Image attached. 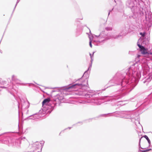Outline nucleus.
Listing matches in <instances>:
<instances>
[{
	"label": "nucleus",
	"instance_id": "nucleus-1",
	"mask_svg": "<svg viewBox=\"0 0 152 152\" xmlns=\"http://www.w3.org/2000/svg\"><path fill=\"white\" fill-rule=\"evenodd\" d=\"M140 77V74L138 72L134 71L130 67L126 71L118 72L113 79L110 80L102 90L105 91L107 88L113 86H118L119 93L109 96V101H116L127 95L137 85V80Z\"/></svg>",
	"mask_w": 152,
	"mask_h": 152
},
{
	"label": "nucleus",
	"instance_id": "nucleus-2",
	"mask_svg": "<svg viewBox=\"0 0 152 152\" xmlns=\"http://www.w3.org/2000/svg\"><path fill=\"white\" fill-rule=\"evenodd\" d=\"M90 69H88L85 71L82 77L78 79L76 83L70 84L67 86L61 87L62 89L66 91L69 89H72L73 91L83 92L82 94L86 98H89V100L91 102L94 103L96 105H100L103 102L102 100L98 98V94L93 92L92 90H90L88 83V79L89 75L88 71Z\"/></svg>",
	"mask_w": 152,
	"mask_h": 152
},
{
	"label": "nucleus",
	"instance_id": "nucleus-3",
	"mask_svg": "<svg viewBox=\"0 0 152 152\" xmlns=\"http://www.w3.org/2000/svg\"><path fill=\"white\" fill-rule=\"evenodd\" d=\"M42 110H40L37 113H35L32 115L24 119L25 120L27 119H34L36 118L34 117V115H38L40 117L42 116L41 114L46 113H50L54 109V107L56 105V102H54L53 100L51 101L50 98H48L44 99L42 102Z\"/></svg>",
	"mask_w": 152,
	"mask_h": 152
},
{
	"label": "nucleus",
	"instance_id": "nucleus-4",
	"mask_svg": "<svg viewBox=\"0 0 152 152\" xmlns=\"http://www.w3.org/2000/svg\"><path fill=\"white\" fill-rule=\"evenodd\" d=\"M126 6L130 8L133 13L131 17L134 19L137 18V17H141L144 15L143 9L142 8H139L140 4H137L134 0H127L126 2Z\"/></svg>",
	"mask_w": 152,
	"mask_h": 152
},
{
	"label": "nucleus",
	"instance_id": "nucleus-5",
	"mask_svg": "<svg viewBox=\"0 0 152 152\" xmlns=\"http://www.w3.org/2000/svg\"><path fill=\"white\" fill-rule=\"evenodd\" d=\"M26 139L25 137H22L18 139H15L6 135H4L0 138V141L1 142L8 144L9 146H14L18 147L20 145L21 141Z\"/></svg>",
	"mask_w": 152,
	"mask_h": 152
},
{
	"label": "nucleus",
	"instance_id": "nucleus-6",
	"mask_svg": "<svg viewBox=\"0 0 152 152\" xmlns=\"http://www.w3.org/2000/svg\"><path fill=\"white\" fill-rule=\"evenodd\" d=\"M128 28H126V26H124L121 28L120 33L119 34L117 35L113 36L112 37L110 36V37H109L108 36L106 37L105 34V32L103 31L101 32L98 36L96 35H95V36L97 37V38L99 37L101 38H104V39L101 41L102 42H103L105 40L109 39L111 38L117 39L120 37L122 38L123 36H124L126 34L127 31H128Z\"/></svg>",
	"mask_w": 152,
	"mask_h": 152
},
{
	"label": "nucleus",
	"instance_id": "nucleus-7",
	"mask_svg": "<svg viewBox=\"0 0 152 152\" xmlns=\"http://www.w3.org/2000/svg\"><path fill=\"white\" fill-rule=\"evenodd\" d=\"M20 102H18V117L20 118V109L22 110L23 109L28 108L29 107V103L27 100H25L23 99H20Z\"/></svg>",
	"mask_w": 152,
	"mask_h": 152
},
{
	"label": "nucleus",
	"instance_id": "nucleus-8",
	"mask_svg": "<svg viewBox=\"0 0 152 152\" xmlns=\"http://www.w3.org/2000/svg\"><path fill=\"white\" fill-rule=\"evenodd\" d=\"M143 12L144 15L143 16L141 17H137V18H142L145 16L147 22H148L150 24H152V13L150 11L146 12L145 10H143Z\"/></svg>",
	"mask_w": 152,
	"mask_h": 152
},
{
	"label": "nucleus",
	"instance_id": "nucleus-9",
	"mask_svg": "<svg viewBox=\"0 0 152 152\" xmlns=\"http://www.w3.org/2000/svg\"><path fill=\"white\" fill-rule=\"evenodd\" d=\"M123 114V118H125L130 119L132 120L133 119L136 120L135 117V113H132L130 111H123L121 113Z\"/></svg>",
	"mask_w": 152,
	"mask_h": 152
},
{
	"label": "nucleus",
	"instance_id": "nucleus-10",
	"mask_svg": "<svg viewBox=\"0 0 152 152\" xmlns=\"http://www.w3.org/2000/svg\"><path fill=\"white\" fill-rule=\"evenodd\" d=\"M11 83H12V84L13 86H14V88H16V91H17V89L18 88L14 84V83L17 85V86H18V85H22L23 84V83H21V81L18 79L16 76L14 75L12 76V81H11L10 83V84Z\"/></svg>",
	"mask_w": 152,
	"mask_h": 152
},
{
	"label": "nucleus",
	"instance_id": "nucleus-11",
	"mask_svg": "<svg viewBox=\"0 0 152 152\" xmlns=\"http://www.w3.org/2000/svg\"><path fill=\"white\" fill-rule=\"evenodd\" d=\"M1 87L4 88H7V90L8 91L12 94L11 93V92H16V88H14V86H13L12 83H11L10 85V84H8L7 85V87L1 86Z\"/></svg>",
	"mask_w": 152,
	"mask_h": 152
},
{
	"label": "nucleus",
	"instance_id": "nucleus-12",
	"mask_svg": "<svg viewBox=\"0 0 152 152\" xmlns=\"http://www.w3.org/2000/svg\"><path fill=\"white\" fill-rule=\"evenodd\" d=\"M54 96H55V98L53 99V102H56V104L57 102L59 101L61 102L64 99L63 95L61 94H56V95Z\"/></svg>",
	"mask_w": 152,
	"mask_h": 152
},
{
	"label": "nucleus",
	"instance_id": "nucleus-13",
	"mask_svg": "<svg viewBox=\"0 0 152 152\" xmlns=\"http://www.w3.org/2000/svg\"><path fill=\"white\" fill-rule=\"evenodd\" d=\"M139 48L142 54L143 55H146L149 56L150 55L151 56L152 55V52L147 51L146 50L145 47L143 46L142 45L141 47Z\"/></svg>",
	"mask_w": 152,
	"mask_h": 152
},
{
	"label": "nucleus",
	"instance_id": "nucleus-14",
	"mask_svg": "<svg viewBox=\"0 0 152 152\" xmlns=\"http://www.w3.org/2000/svg\"><path fill=\"white\" fill-rule=\"evenodd\" d=\"M39 144V143H38V145L36 144L35 143L33 145V146L34 148V150H35V151L36 152L40 151L41 152L40 149V146Z\"/></svg>",
	"mask_w": 152,
	"mask_h": 152
},
{
	"label": "nucleus",
	"instance_id": "nucleus-15",
	"mask_svg": "<svg viewBox=\"0 0 152 152\" xmlns=\"http://www.w3.org/2000/svg\"><path fill=\"white\" fill-rule=\"evenodd\" d=\"M126 102H127V101L126 100L118 101L117 105V106L120 105L122 106L126 104Z\"/></svg>",
	"mask_w": 152,
	"mask_h": 152
},
{
	"label": "nucleus",
	"instance_id": "nucleus-16",
	"mask_svg": "<svg viewBox=\"0 0 152 152\" xmlns=\"http://www.w3.org/2000/svg\"><path fill=\"white\" fill-rule=\"evenodd\" d=\"M142 137H144L148 141V143L149 144V147L151 146V142L150 140L149 139L148 137L146 135H144Z\"/></svg>",
	"mask_w": 152,
	"mask_h": 152
},
{
	"label": "nucleus",
	"instance_id": "nucleus-17",
	"mask_svg": "<svg viewBox=\"0 0 152 152\" xmlns=\"http://www.w3.org/2000/svg\"><path fill=\"white\" fill-rule=\"evenodd\" d=\"M151 79H152V74L149 75L148 77L146 78V80L147 82H149L151 81Z\"/></svg>",
	"mask_w": 152,
	"mask_h": 152
},
{
	"label": "nucleus",
	"instance_id": "nucleus-18",
	"mask_svg": "<svg viewBox=\"0 0 152 152\" xmlns=\"http://www.w3.org/2000/svg\"><path fill=\"white\" fill-rule=\"evenodd\" d=\"M18 129L19 131L20 132L21 134H23L24 133L23 132V127L22 126H19V124H18Z\"/></svg>",
	"mask_w": 152,
	"mask_h": 152
},
{
	"label": "nucleus",
	"instance_id": "nucleus-19",
	"mask_svg": "<svg viewBox=\"0 0 152 152\" xmlns=\"http://www.w3.org/2000/svg\"><path fill=\"white\" fill-rule=\"evenodd\" d=\"M93 57L91 58V63L89 64V66L88 67V69H91V67L92 65V62H93Z\"/></svg>",
	"mask_w": 152,
	"mask_h": 152
},
{
	"label": "nucleus",
	"instance_id": "nucleus-20",
	"mask_svg": "<svg viewBox=\"0 0 152 152\" xmlns=\"http://www.w3.org/2000/svg\"><path fill=\"white\" fill-rule=\"evenodd\" d=\"M142 138V137H141L139 139V145H138V146H139V149H140V148H141L142 149H144L145 148H142L141 147V145H140V142H141V139Z\"/></svg>",
	"mask_w": 152,
	"mask_h": 152
},
{
	"label": "nucleus",
	"instance_id": "nucleus-21",
	"mask_svg": "<svg viewBox=\"0 0 152 152\" xmlns=\"http://www.w3.org/2000/svg\"><path fill=\"white\" fill-rule=\"evenodd\" d=\"M89 45L91 47H92V39L89 36Z\"/></svg>",
	"mask_w": 152,
	"mask_h": 152
},
{
	"label": "nucleus",
	"instance_id": "nucleus-22",
	"mask_svg": "<svg viewBox=\"0 0 152 152\" xmlns=\"http://www.w3.org/2000/svg\"><path fill=\"white\" fill-rule=\"evenodd\" d=\"M20 0H17V1L16 3V4H15V7H14V9L13 10V12H12V15H11V16H12V14H13V12L14 11V10H15V8L16 7V6H17V4H18L19 3V2Z\"/></svg>",
	"mask_w": 152,
	"mask_h": 152
},
{
	"label": "nucleus",
	"instance_id": "nucleus-23",
	"mask_svg": "<svg viewBox=\"0 0 152 152\" xmlns=\"http://www.w3.org/2000/svg\"><path fill=\"white\" fill-rule=\"evenodd\" d=\"M5 83V81L2 80V79L0 78V84L4 85Z\"/></svg>",
	"mask_w": 152,
	"mask_h": 152
},
{
	"label": "nucleus",
	"instance_id": "nucleus-24",
	"mask_svg": "<svg viewBox=\"0 0 152 152\" xmlns=\"http://www.w3.org/2000/svg\"><path fill=\"white\" fill-rule=\"evenodd\" d=\"M105 29L107 30V31H110V30H111L112 29V28H111V27H106V28H105Z\"/></svg>",
	"mask_w": 152,
	"mask_h": 152
},
{
	"label": "nucleus",
	"instance_id": "nucleus-25",
	"mask_svg": "<svg viewBox=\"0 0 152 152\" xmlns=\"http://www.w3.org/2000/svg\"><path fill=\"white\" fill-rule=\"evenodd\" d=\"M83 19V18L82 17L81 18L79 19V18H77L76 19V21L77 22H80L79 20H81Z\"/></svg>",
	"mask_w": 152,
	"mask_h": 152
},
{
	"label": "nucleus",
	"instance_id": "nucleus-26",
	"mask_svg": "<svg viewBox=\"0 0 152 152\" xmlns=\"http://www.w3.org/2000/svg\"><path fill=\"white\" fill-rule=\"evenodd\" d=\"M112 113H108L107 114H102L100 116H105L106 115H108V114H111Z\"/></svg>",
	"mask_w": 152,
	"mask_h": 152
},
{
	"label": "nucleus",
	"instance_id": "nucleus-27",
	"mask_svg": "<svg viewBox=\"0 0 152 152\" xmlns=\"http://www.w3.org/2000/svg\"><path fill=\"white\" fill-rule=\"evenodd\" d=\"M130 100L132 102H134L135 101V99H134V97L130 98Z\"/></svg>",
	"mask_w": 152,
	"mask_h": 152
},
{
	"label": "nucleus",
	"instance_id": "nucleus-28",
	"mask_svg": "<svg viewBox=\"0 0 152 152\" xmlns=\"http://www.w3.org/2000/svg\"><path fill=\"white\" fill-rule=\"evenodd\" d=\"M139 151L140 152H146V150H142L140 149H139Z\"/></svg>",
	"mask_w": 152,
	"mask_h": 152
},
{
	"label": "nucleus",
	"instance_id": "nucleus-29",
	"mask_svg": "<svg viewBox=\"0 0 152 152\" xmlns=\"http://www.w3.org/2000/svg\"><path fill=\"white\" fill-rule=\"evenodd\" d=\"M44 144V142L43 143H40V144L42 145H41V148H40L41 151V150H42V146H43Z\"/></svg>",
	"mask_w": 152,
	"mask_h": 152
},
{
	"label": "nucleus",
	"instance_id": "nucleus-30",
	"mask_svg": "<svg viewBox=\"0 0 152 152\" xmlns=\"http://www.w3.org/2000/svg\"><path fill=\"white\" fill-rule=\"evenodd\" d=\"M113 9L114 8H113L111 10H110L109 11V13H108V15H109L110 14V13L111 12H112V11L113 10Z\"/></svg>",
	"mask_w": 152,
	"mask_h": 152
},
{
	"label": "nucleus",
	"instance_id": "nucleus-31",
	"mask_svg": "<svg viewBox=\"0 0 152 152\" xmlns=\"http://www.w3.org/2000/svg\"><path fill=\"white\" fill-rule=\"evenodd\" d=\"M137 46H138V47H139V48H140V47H141V46L142 45L139 44L138 43V42L137 43Z\"/></svg>",
	"mask_w": 152,
	"mask_h": 152
},
{
	"label": "nucleus",
	"instance_id": "nucleus-32",
	"mask_svg": "<svg viewBox=\"0 0 152 152\" xmlns=\"http://www.w3.org/2000/svg\"><path fill=\"white\" fill-rule=\"evenodd\" d=\"M146 152H148L150 151L152 149L151 148H149V149H146Z\"/></svg>",
	"mask_w": 152,
	"mask_h": 152
},
{
	"label": "nucleus",
	"instance_id": "nucleus-33",
	"mask_svg": "<svg viewBox=\"0 0 152 152\" xmlns=\"http://www.w3.org/2000/svg\"><path fill=\"white\" fill-rule=\"evenodd\" d=\"M89 55H90L91 58L94 57V56H93V54H91L90 53H89Z\"/></svg>",
	"mask_w": 152,
	"mask_h": 152
},
{
	"label": "nucleus",
	"instance_id": "nucleus-34",
	"mask_svg": "<svg viewBox=\"0 0 152 152\" xmlns=\"http://www.w3.org/2000/svg\"><path fill=\"white\" fill-rule=\"evenodd\" d=\"M78 123H80V124H83V122H77V124H78Z\"/></svg>",
	"mask_w": 152,
	"mask_h": 152
},
{
	"label": "nucleus",
	"instance_id": "nucleus-35",
	"mask_svg": "<svg viewBox=\"0 0 152 152\" xmlns=\"http://www.w3.org/2000/svg\"><path fill=\"white\" fill-rule=\"evenodd\" d=\"M149 70H148V68H147V69H146V73H147L148 72H149Z\"/></svg>",
	"mask_w": 152,
	"mask_h": 152
},
{
	"label": "nucleus",
	"instance_id": "nucleus-36",
	"mask_svg": "<svg viewBox=\"0 0 152 152\" xmlns=\"http://www.w3.org/2000/svg\"><path fill=\"white\" fill-rule=\"evenodd\" d=\"M87 28L89 30V31H90V32H89V33H90L91 34V35H92V33H91V31H90V30L89 29V28L87 27Z\"/></svg>",
	"mask_w": 152,
	"mask_h": 152
},
{
	"label": "nucleus",
	"instance_id": "nucleus-37",
	"mask_svg": "<svg viewBox=\"0 0 152 152\" xmlns=\"http://www.w3.org/2000/svg\"><path fill=\"white\" fill-rule=\"evenodd\" d=\"M72 128V127H68L67 128H66V129H64V130H65L66 129H71V128Z\"/></svg>",
	"mask_w": 152,
	"mask_h": 152
},
{
	"label": "nucleus",
	"instance_id": "nucleus-38",
	"mask_svg": "<svg viewBox=\"0 0 152 152\" xmlns=\"http://www.w3.org/2000/svg\"><path fill=\"white\" fill-rule=\"evenodd\" d=\"M140 56V55H138L137 56V57L139 58Z\"/></svg>",
	"mask_w": 152,
	"mask_h": 152
},
{
	"label": "nucleus",
	"instance_id": "nucleus-39",
	"mask_svg": "<svg viewBox=\"0 0 152 152\" xmlns=\"http://www.w3.org/2000/svg\"><path fill=\"white\" fill-rule=\"evenodd\" d=\"M54 92H56V91H55L54 90H52V93ZM56 92H57V91H56Z\"/></svg>",
	"mask_w": 152,
	"mask_h": 152
},
{
	"label": "nucleus",
	"instance_id": "nucleus-40",
	"mask_svg": "<svg viewBox=\"0 0 152 152\" xmlns=\"http://www.w3.org/2000/svg\"><path fill=\"white\" fill-rule=\"evenodd\" d=\"M95 52H94L92 54H93V56H94V53H95Z\"/></svg>",
	"mask_w": 152,
	"mask_h": 152
},
{
	"label": "nucleus",
	"instance_id": "nucleus-41",
	"mask_svg": "<svg viewBox=\"0 0 152 152\" xmlns=\"http://www.w3.org/2000/svg\"><path fill=\"white\" fill-rule=\"evenodd\" d=\"M143 34V33H142V32L140 33V34L141 35H142V34Z\"/></svg>",
	"mask_w": 152,
	"mask_h": 152
},
{
	"label": "nucleus",
	"instance_id": "nucleus-42",
	"mask_svg": "<svg viewBox=\"0 0 152 152\" xmlns=\"http://www.w3.org/2000/svg\"><path fill=\"white\" fill-rule=\"evenodd\" d=\"M0 52L1 53H2V51L1 50H0Z\"/></svg>",
	"mask_w": 152,
	"mask_h": 152
},
{
	"label": "nucleus",
	"instance_id": "nucleus-43",
	"mask_svg": "<svg viewBox=\"0 0 152 152\" xmlns=\"http://www.w3.org/2000/svg\"><path fill=\"white\" fill-rule=\"evenodd\" d=\"M114 0V1L115 3H116V0Z\"/></svg>",
	"mask_w": 152,
	"mask_h": 152
},
{
	"label": "nucleus",
	"instance_id": "nucleus-44",
	"mask_svg": "<svg viewBox=\"0 0 152 152\" xmlns=\"http://www.w3.org/2000/svg\"><path fill=\"white\" fill-rule=\"evenodd\" d=\"M21 113H22V115H23V113L22 111L21 112Z\"/></svg>",
	"mask_w": 152,
	"mask_h": 152
},
{
	"label": "nucleus",
	"instance_id": "nucleus-45",
	"mask_svg": "<svg viewBox=\"0 0 152 152\" xmlns=\"http://www.w3.org/2000/svg\"><path fill=\"white\" fill-rule=\"evenodd\" d=\"M37 152H41L40 151H37Z\"/></svg>",
	"mask_w": 152,
	"mask_h": 152
},
{
	"label": "nucleus",
	"instance_id": "nucleus-46",
	"mask_svg": "<svg viewBox=\"0 0 152 152\" xmlns=\"http://www.w3.org/2000/svg\"><path fill=\"white\" fill-rule=\"evenodd\" d=\"M79 94L80 95H81V94H82L81 93H80V94Z\"/></svg>",
	"mask_w": 152,
	"mask_h": 152
},
{
	"label": "nucleus",
	"instance_id": "nucleus-47",
	"mask_svg": "<svg viewBox=\"0 0 152 152\" xmlns=\"http://www.w3.org/2000/svg\"><path fill=\"white\" fill-rule=\"evenodd\" d=\"M30 84H31V83L29 84V85H30ZM33 85H34V84H33Z\"/></svg>",
	"mask_w": 152,
	"mask_h": 152
},
{
	"label": "nucleus",
	"instance_id": "nucleus-48",
	"mask_svg": "<svg viewBox=\"0 0 152 152\" xmlns=\"http://www.w3.org/2000/svg\"><path fill=\"white\" fill-rule=\"evenodd\" d=\"M93 119V118H92V119L90 118V119H89V120H91V119Z\"/></svg>",
	"mask_w": 152,
	"mask_h": 152
},
{
	"label": "nucleus",
	"instance_id": "nucleus-49",
	"mask_svg": "<svg viewBox=\"0 0 152 152\" xmlns=\"http://www.w3.org/2000/svg\"><path fill=\"white\" fill-rule=\"evenodd\" d=\"M64 130H63V131H62L61 132H64Z\"/></svg>",
	"mask_w": 152,
	"mask_h": 152
},
{
	"label": "nucleus",
	"instance_id": "nucleus-50",
	"mask_svg": "<svg viewBox=\"0 0 152 152\" xmlns=\"http://www.w3.org/2000/svg\"><path fill=\"white\" fill-rule=\"evenodd\" d=\"M38 87L39 88V89H40V87Z\"/></svg>",
	"mask_w": 152,
	"mask_h": 152
},
{
	"label": "nucleus",
	"instance_id": "nucleus-51",
	"mask_svg": "<svg viewBox=\"0 0 152 152\" xmlns=\"http://www.w3.org/2000/svg\"><path fill=\"white\" fill-rule=\"evenodd\" d=\"M116 112H114V113H116Z\"/></svg>",
	"mask_w": 152,
	"mask_h": 152
},
{
	"label": "nucleus",
	"instance_id": "nucleus-52",
	"mask_svg": "<svg viewBox=\"0 0 152 152\" xmlns=\"http://www.w3.org/2000/svg\"><path fill=\"white\" fill-rule=\"evenodd\" d=\"M47 94H47V93H46Z\"/></svg>",
	"mask_w": 152,
	"mask_h": 152
},
{
	"label": "nucleus",
	"instance_id": "nucleus-53",
	"mask_svg": "<svg viewBox=\"0 0 152 152\" xmlns=\"http://www.w3.org/2000/svg\"><path fill=\"white\" fill-rule=\"evenodd\" d=\"M138 62H140V61H138Z\"/></svg>",
	"mask_w": 152,
	"mask_h": 152
},
{
	"label": "nucleus",
	"instance_id": "nucleus-54",
	"mask_svg": "<svg viewBox=\"0 0 152 152\" xmlns=\"http://www.w3.org/2000/svg\"><path fill=\"white\" fill-rule=\"evenodd\" d=\"M151 147H152V145L151 146Z\"/></svg>",
	"mask_w": 152,
	"mask_h": 152
},
{
	"label": "nucleus",
	"instance_id": "nucleus-55",
	"mask_svg": "<svg viewBox=\"0 0 152 152\" xmlns=\"http://www.w3.org/2000/svg\"><path fill=\"white\" fill-rule=\"evenodd\" d=\"M138 152H140L139 151H138Z\"/></svg>",
	"mask_w": 152,
	"mask_h": 152
}]
</instances>
